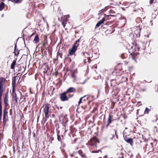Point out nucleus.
<instances>
[{"label":"nucleus","mask_w":158,"mask_h":158,"mask_svg":"<svg viewBox=\"0 0 158 158\" xmlns=\"http://www.w3.org/2000/svg\"><path fill=\"white\" fill-rule=\"evenodd\" d=\"M81 108L83 109H85V108H86V106H81Z\"/></svg>","instance_id":"nucleus-39"},{"label":"nucleus","mask_w":158,"mask_h":158,"mask_svg":"<svg viewBox=\"0 0 158 158\" xmlns=\"http://www.w3.org/2000/svg\"><path fill=\"white\" fill-rule=\"evenodd\" d=\"M16 60H14L13 61L12 63L11 64L10 68L12 69H13L15 68V66L16 64Z\"/></svg>","instance_id":"nucleus-16"},{"label":"nucleus","mask_w":158,"mask_h":158,"mask_svg":"<svg viewBox=\"0 0 158 158\" xmlns=\"http://www.w3.org/2000/svg\"><path fill=\"white\" fill-rule=\"evenodd\" d=\"M49 108L48 104H46L44 108V112L45 114V117H47V115H49L48 112Z\"/></svg>","instance_id":"nucleus-5"},{"label":"nucleus","mask_w":158,"mask_h":158,"mask_svg":"<svg viewBox=\"0 0 158 158\" xmlns=\"http://www.w3.org/2000/svg\"><path fill=\"white\" fill-rule=\"evenodd\" d=\"M34 33H32V34L31 35V36H32L34 35Z\"/></svg>","instance_id":"nucleus-50"},{"label":"nucleus","mask_w":158,"mask_h":158,"mask_svg":"<svg viewBox=\"0 0 158 158\" xmlns=\"http://www.w3.org/2000/svg\"><path fill=\"white\" fill-rule=\"evenodd\" d=\"M110 23V22H107L105 24V25L106 24V25H109V23Z\"/></svg>","instance_id":"nucleus-41"},{"label":"nucleus","mask_w":158,"mask_h":158,"mask_svg":"<svg viewBox=\"0 0 158 158\" xmlns=\"http://www.w3.org/2000/svg\"><path fill=\"white\" fill-rule=\"evenodd\" d=\"M114 137V135H113L112 137L110 138L111 140H112Z\"/></svg>","instance_id":"nucleus-44"},{"label":"nucleus","mask_w":158,"mask_h":158,"mask_svg":"<svg viewBox=\"0 0 158 158\" xmlns=\"http://www.w3.org/2000/svg\"><path fill=\"white\" fill-rule=\"evenodd\" d=\"M17 45L16 44H15V49L14 53L15 56H18L19 54V51L17 49Z\"/></svg>","instance_id":"nucleus-13"},{"label":"nucleus","mask_w":158,"mask_h":158,"mask_svg":"<svg viewBox=\"0 0 158 158\" xmlns=\"http://www.w3.org/2000/svg\"><path fill=\"white\" fill-rule=\"evenodd\" d=\"M17 79V77L14 76L12 78V89H15L16 85V81Z\"/></svg>","instance_id":"nucleus-10"},{"label":"nucleus","mask_w":158,"mask_h":158,"mask_svg":"<svg viewBox=\"0 0 158 158\" xmlns=\"http://www.w3.org/2000/svg\"><path fill=\"white\" fill-rule=\"evenodd\" d=\"M110 124V123H107V124L106 125V128H107V127L109 126Z\"/></svg>","instance_id":"nucleus-42"},{"label":"nucleus","mask_w":158,"mask_h":158,"mask_svg":"<svg viewBox=\"0 0 158 158\" xmlns=\"http://www.w3.org/2000/svg\"><path fill=\"white\" fill-rule=\"evenodd\" d=\"M105 19L104 18H103L100 21V22L102 23H103V22H104V21H105Z\"/></svg>","instance_id":"nucleus-33"},{"label":"nucleus","mask_w":158,"mask_h":158,"mask_svg":"<svg viewBox=\"0 0 158 158\" xmlns=\"http://www.w3.org/2000/svg\"><path fill=\"white\" fill-rule=\"evenodd\" d=\"M116 135V138L117 139H118V135Z\"/></svg>","instance_id":"nucleus-56"},{"label":"nucleus","mask_w":158,"mask_h":158,"mask_svg":"<svg viewBox=\"0 0 158 158\" xmlns=\"http://www.w3.org/2000/svg\"><path fill=\"white\" fill-rule=\"evenodd\" d=\"M102 10H103V9H102V10H100V13H102Z\"/></svg>","instance_id":"nucleus-52"},{"label":"nucleus","mask_w":158,"mask_h":158,"mask_svg":"<svg viewBox=\"0 0 158 158\" xmlns=\"http://www.w3.org/2000/svg\"><path fill=\"white\" fill-rule=\"evenodd\" d=\"M2 101H0V122L2 119Z\"/></svg>","instance_id":"nucleus-12"},{"label":"nucleus","mask_w":158,"mask_h":158,"mask_svg":"<svg viewBox=\"0 0 158 158\" xmlns=\"http://www.w3.org/2000/svg\"><path fill=\"white\" fill-rule=\"evenodd\" d=\"M24 35H25L23 34V36H24Z\"/></svg>","instance_id":"nucleus-62"},{"label":"nucleus","mask_w":158,"mask_h":158,"mask_svg":"<svg viewBox=\"0 0 158 158\" xmlns=\"http://www.w3.org/2000/svg\"><path fill=\"white\" fill-rule=\"evenodd\" d=\"M102 24L100 21H99L96 24L95 28L99 27Z\"/></svg>","instance_id":"nucleus-29"},{"label":"nucleus","mask_w":158,"mask_h":158,"mask_svg":"<svg viewBox=\"0 0 158 158\" xmlns=\"http://www.w3.org/2000/svg\"><path fill=\"white\" fill-rule=\"evenodd\" d=\"M115 81V80L114 79H111L110 80V82H112V81Z\"/></svg>","instance_id":"nucleus-46"},{"label":"nucleus","mask_w":158,"mask_h":158,"mask_svg":"<svg viewBox=\"0 0 158 158\" xmlns=\"http://www.w3.org/2000/svg\"><path fill=\"white\" fill-rule=\"evenodd\" d=\"M70 156L71 157H73V156L74 155L73 154H71Z\"/></svg>","instance_id":"nucleus-45"},{"label":"nucleus","mask_w":158,"mask_h":158,"mask_svg":"<svg viewBox=\"0 0 158 158\" xmlns=\"http://www.w3.org/2000/svg\"><path fill=\"white\" fill-rule=\"evenodd\" d=\"M67 95L68 98V99H69V98H72L73 96V94H71L69 93L67 94Z\"/></svg>","instance_id":"nucleus-26"},{"label":"nucleus","mask_w":158,"mask_h":158,"mask_svg":"<svg viewBox=\"0 0 158 158\" xmlns=\"http://www.w3.org/2000/svg\"><path fill=\"white\" fill-rule=\"evenodd\" d=\"M78 152L79 155L82 157H85V155L84 153H83L82 151L81 150L78 151Z\"/></svg>","instance_id":"nucleus-17"},{"label":"nucleus","mask_w":158,"mask_h":158,"mask_svg":"<svg viewBox=\"0 0 158 158\" xmlns=\"http://www.w3.org/2000/svg\"><path fill=\"white\" fill-rule=\"evenodd\" d=\"M102 10H103V9H102V10H100V13H102Z\"/></svg>","instance_id":"nucleus-54"},{"label":"nucleus","mask_w":158,"mask_h":158,"mask_svg":"<svg viewBox=\"0 0 158 158\" xmlns=\"http://www.w3.org/2000/svg\"><path fill=\"white\" fill-rule=\"evenodd\" d=\"M111 86H112V83H111Z\"/></svg>","instance_id":"nucleus-59"},{"label":"nucleus","mask_w":158,"mask_h":158,"mask_svg":"<svg viewBox=\"0 0 158 158\" xmlns=\"http://www.w3.org/2000/svg\"><path fill=\"white\" fill-rule=\"evenodd\" d=\"M92 152L93 153H97L98 152V151H92Z\"/></svg>","instance_id":"nucleus-40"},{"label":"nucleus","mask_w":158,"mask_h":158,"mask_svg":"<svg viewBox=\"0 0 158 158\" xmlns=\"http://www.w3.org/2000/svg\"><path fill=\"white\" fill-rule=\"evenodd\" d=\"M139 48L136 46L135 45H132L131 46V48H130L129 50V52H131L130 54L131 55H132V53L135 52V51H138Z\"/></svg>","instance_id":"nucleus-3"},{"label":"nucleus","mask_w":158,"mask_h":158,"mask_svg":"<svg viewBox=\"0 0 158 158\" xmlns=\"http://www.w3.org/2000/svg\"><path fill=\"white\" fill-rule=\"evenodd\" d=\"M141 103V102H137V104L138 105L139 104V103Z\"/></svg>","instance_id":"nucleus-51"},{"label":"nucleus","mask_w":158,"mask_h":158,"mask_svg":"<svg viewBox=\"0 0 158 158\" xmlns=\"http://www.w3.org/2000/svg\"><path fill=\"white\" fill-rule=\"evenodd\" d=\"M45 44L44 43L43 44V45H44Z\"/></svg>","instance_id":"nucleus-64"},{"label":"nucleus","mask_w":158,"mask_h":158,"mask_svg":"<svg viewBox=\"0 0 158 158\" xmlns=\"http://www.w3.org/2000/svg\"><path fill=\"white\" fill-rule=\"evenodd\" d=\"M12 97L13 100L14 101H15V103L17 104L18 103V101H17V94L15 92V89H12Z\"/></svg>","instance_id":"nucleus-4"},{"label":"nucleus","mask_w":158,"mask_h":158,"mask_svg":"<svg viewBox=\"0 0 158 158\" xmlns=\"http://www.w3.org/2000/svg\"><path fill=\"white\" fill-rule=\"evenodd\" d=\"M7 116L3 115V121L4 124H5L7 120Z\"/></svg>","instance_id":"nucleus-24"},{"label":"nucleus","mask_w":158,"mask_h":158,"mask_svg":"<svg viewBox=\"0 0 158 158\" xmlns=\"http://www.w3.org/2000/svg\"><path fill=\"white\" fill-rule=\"evenodd\" d=\"M154 2V0H150V4Z\"/></svg>","instance_id":"nucleus-37"},{"label":"nucleus","mask_w":158,"mask_h":158,"mask_svg":"<svg viewBox=\"0 0 158 158\" xmlns=\"http://www.w3.org/2000/svg\"><path fill=\"white\" fill-rule=\"evenodd\" d=\"M59 132L58 131L57 132V139L60 142L61 140V137L59 135Z\"/></svg>","instance_id":"nucleus-20"},{"label":"nucleus","mask_w":158,"mask_h":158,"mask_svg":"<svg viewBox=\"0 0 158 158\" xmlns=\"http://www.w3.org/2000/svg\"><path fill=\"white\" fill-rule=\"evenodd\" d=\"M98 143H99V140L98 139H97V141H96Z\"/></svg>","instance_id":"nucleus-48"},{"label":"nucleus","mask_w":158,"mask_h":158,"mask_svg":"<svg viewBox=\"0 0 158 158\" xmlns=\"http://www.w3.org/2000/svg\"><path fill=\"white\" fill-rule=\"evenodd\" d=\"M8 111L6 108H5L4 110L3 115L7 116Z\"/></svg>","instance_id":"nucleus-22"},{"label":"nucleus","mask_w":158,"mask_h":158,"mask_svg":"<svg viewBox=\"0 0 158 158\" xmlns=\"http://www.w3.org/2000/svg\"><path fill=\"white\" fill-rule=\"evenodd\" d=\"M86 96H85L81 98L80 99V100L78 102V103L79 104V105L81 103V102H82V99H83L84 98H85V97Z\"/></svg>","instance_id":"nucleus-25"},{"label":"nucleus","mask_w":158,"mask_h":158,"mask_svg":"<svg viewBox=\"0 0 158 158\" xmlns=\"http://www.w3.org/2000/svg\"><path fill=\"white\" fill-rule=\"evenodd\" d=\"M24 39H25V38H23V40H24Z\"/></svg>","instance_id":"nucleus-60"},{"label":"nucleus","mask_w":158,"mask_h":158,"mask_svg":"<svg viewBox=\"0 0 158 158\" xmlns=\"http://www.w3.org/2000/svg\"><path fill=\"white\" fill-rule=\"evenodd\" d=\"M71 76L74 79H76V76L74 73H72L71 75Z\"/></svg>","instance_id":"nucleus-31"},{"label":"nucleus","mask_w":158,"mask_h":158,"mask_svg":"<svg viewBox=\"0 0 158 158\" xmlns=\"http://www.w3.org/2000/svg\"><path fill=\"white\" fill-rule=\"evenodd\" d=\"M66 24V23L64 22H62V24L64 28L65 27Z\"/></svg>","instance_id":"nucleus-32"},{"label":"nucleus","mask_w":158,"mask_h":158,"mask_svg":"<svg viewBox=\"0 0 158 158\" xmlns=\"http://www.w3.org/2000/svg\"><path fill=\"white\" fill-rule=\"evenodd\" d=\"M121 56L122 59H124L126 58L127 57V55L126 53H123L121 54Z\"/></svg>","instance_id":"nucleus-23"},{"label":"nucleus","mask_w":158,"mask_h":158,"mask_svg":"<svg viewBox=\"0 0 158 158\" xmlns=\"http://www.w3.org/2000/svg\"><path fill=\"white\" fill-rule=\"evenodd\" d=\"M3 84L0 82V101H2V96L3 90Z\"/></svg>","instance_id":"nucleus-7"},{"label":"nucleus","mask_w":158,"mask_h":158,"mask_svg":"<svg viewBox=\"0 0 158 158\" xmlns=\"http://www.w3.org/2000/svg\"><path fill=\"white\" fill-rule=\"evenodd\" d=\"M8 92H7L6 94H5V97L4 98V103L6 107L7 106L8 102Z\"/></svg>","instance_id":"nucleus-9"},{"label":"nucleus","mask_w":158,"mask_h":158,"mask_svg":"<svg viewBox=\"0 0 158 158\" xmlns=\"http://www.w3.org/2000/svg\"><path fill=\"white\" fill-rule=\"evenodd\" d=\"M114 131H115V135H117V131L116 130H114Z\"/></svg>","instance_id":"nucleus-43"},{"label":"nucleus","mask_w":158,"mask_h":158,"mask_svg":"<svg viewBox=\"0 0 158 158\" xmlns=\"http://www.w3.org/2000/svg\"><path fill=\"white\" fill-rule=\"evenodd\" d=\"M81 37V36L79 39L75 41L72 48L69 49V55H72L75 53L77 47L80 44L79 43Z\"/></svg>","instance_id":"nucleus-1"},{"label":"nucleus","mask_w":158,"mask_h":158,"mask_svg":"<svg viewBox=\"0 0 158 158\" xmlns=\"http://www.w3.org/2000/svg\"><path fill=\"white\" fill-rule=\"evenodd\" d=\"M88 98H86V99H87H87H88Z\"/></svg>","instance_id":"nucleus-63"},{"label":"nucleus","mask_w":158,"mask_h":158,"mask_svg":"<svg viewBox=\"0 0 158 158\" xmlns=\"http://www.w3.org/2000/svg\"><path fill=\"white\" fill-rule=\"evenodd\" d=\"M85 100H86L84 98V99H83V101H85Z\"/></svg>","instance_id":"nucleus-57"},{"label":"nucleus","mask_w":158,"mask_h":158,"mask_svg":"<svg viewBox=\"0 0 158 158\" xmlns=\"http://www.w3.org/2000/svg\"><path fill=\"white\" fill-rule=\"evenodd\" d=\"M49 115H47V117L45 116V118H44V124L45 123V122L47 121V119L48 118H49Z\"/></svg>","instance_id":"nucleus-30"},{"label":"nucleus","mask_w":158,"mask_h":158,"mask_svg":"<svg viewBox=\"0 0 158 158\" xmlns=\"http://www.w3.org/2000/svg\"><path fill=\"white\" fill-rule=\"evenodd\" d=\"M76 91V89L74 88L71 87L68 88L65 92L68 94L70 93L75 92Z\"/></svg>","instance_id":"nucleus-8"},{"label":"nucleus","mask_w":158,"mask_h":158,"mask_svg":"<svg viewBox=\"0 0 158 158\" xmlns=\"http://www.w3.org/2000/svg\"><path fill=\"white\" fill-rule=\"evenodd\" d=\"M88 79H86L82 83H80V84H81L82 85L84 84L85 83V82L87 81V80Z\"/></svg>","instance_id":"nucleus-36"},{"label":"nucleus","mask_w":158,"mask_h":158,"mask_svg":"<svg viewBox=\"0 0 158 158\" xmlns=\"http://www.w3.org/2000/svg\"><path fill=\"white\" fill-rule=\"evenodd\" d=\"M39 36L37 34L34 39L33 42L35 43H36L39 41Z\"/></svg>","instance_id":"nucleus-14"},{"label":"nucleus","mask_w":158,"mask_h":158,"mask_svg":"<svg viewBox=\"0 0 158 158\" xmlns=\"http://www.w3.org/2000/svg\"><path fill=\"white\" fill-rule=\"evenodd\" d=\"M102 10H103V9H102V10H100V13H102Z\"/></svg>","instance_id":"nucleus-55"},{"label":"nucleus","mask_w":158,"mask_h":158,"mask_svg":"<svg viewBox=\"0 0 158 158\" xmlns=\"http://www.w3.org/2000/svg\"><path fill=\"white\" fill-rule=\"evenodd\" d=\"M82 53L83 54V55H84V56H85V53H84V52H82Z\"/></svg>","instance_id":"nucleus-58"},{"label":"nucleus","mask_w":158,"mask_h":158,"mask_svg":"<svg viewBox=\"0 0 158 158\" xmlns=\"http://www.w3.org/2000/svg\"><path fill=\"white\" fill-rule=\"evenodd\" d=\"M5 81V79L3 77H2L0 78V82L3 83V82Z\"/></svg>","instance_id":"nucleus-27"},{"label":"nucleus","mask_w":158,"mask_h":158,"mask_svg":"<svg viewBox=\"0 0 158 158\" xmlns=\"http://www.w3.org/2000/svg\"><path fill=\"white\" fill-rule=\"evenodd\" d=\"M141 31V29L139 28H138L137 30H136L135 31V34H136V35L138 36H139V37H140V33Z\"/></svg>","instance_id":"nucleus-15"},{"label":"nucleus","mask_w":158,"mask_h":158,"mask_svg":"<svg viewBox=\"0 0 158 158\" xmlns=\"http://www.w3.org/2000/svg\"><path fill=\"white\" fill-rule=\"evenodd\" d=\"M60 109H62V107H60Z\"/></svg>","instance_id":"nucleus-61"},{"label":"nucleus","mask_w":158,"mask_h":158,"mask_svg":"<svg viewBox=\"0 0 158 158\" xmlns=\"http://www.w3.org/2000/svg\"><path fill=\"white\" fill-rule=\"evenodd\" d=\"M5 6V3L3 2H2L0 4V11H1L3 9Z\"/></svg>","instance_id":"nucleus-18"},{"label":"nucleus","mask_w":158,"mask_h":158,"mask_svg":"<svg viewBox=\"0 0 158 158\" xmlns=\"http://www.w3.org/2000/svg\"><path fill=\"white\" fill-rule=\"evenodd\" d=\"M105 19L104 18H103L100 21V22L102 23H103V22H104V21H105Z\"/></svg>","instance_id":"nucleus-34"},{"label":"nucleus","mask_w":158,"mask_h":158,"mask_svg":"<svg viewBox=\"0 0 158 158\" xmlns=\"http://www.w3.org/2000/svg\"><path fill=\"white\" fill-rule=\"evenodd\" d=\"M107 157V155H106L103 158H106Z\"/></svg>","instance_id":"nucleus-49"},{"label":"nucleus","mask_w":158,"mask_h":158,"mask_svg":"<svg viewBox=\"0 0 158 158\" xmlns=\"http://www.w3.org/2000/svg\"><path fill=\"white\" fill-rule=\"evenodd\" d=\"M98 152L99 151V152H100L101 153H102V151H101L100 149H99V150H98Z\"/></svg>","instance_id":"nucleus-47"},{"label":"nucleus","mask_w":158,"mask_h":158,"mask_svg":"<svg viewBox=\"0 0 158 158\" xmlns=\"http://www.w3.org/2000/svg\"><path fill=\"white\" fill-rule=\"evenodd\" d=\"M102 10H103V9H102V10H100V13H102Z\"/></svg>","instance_id":"nucleus-53"},{"label":"nucleus","mask_w":158,"mask_h":158,"mask_svg":"<svg viewBox=\"0 0 158 158\" xmlns=\"http://www.w3.org/2000/svg\"><path fill=\"white\" fill-rule=\"evenodd\" d=\"M112 118L111 117V115H110V114H109V117H108V123H110V124L112 122Z\"/></svg>","instance_id":"nucleus-19"},{"label":"nucleus","mask_w":158,"mask_h":158,"mask_svg":"<svg viewBox=\"0 0 158 158\" xmlns=\"http://www.w3.org/2000/svg\"><path fill=\"white\" fill-rule=\"evenodd\" d=\"M23 0H13V2L16 3H21Z\"/></svg>","instance_id":"nucleus-21"},{"label":"nucleus","mask_w":158,"mask_h":158,"mask_svg":"<svg viewBox=\"0 0 158 158\" xmlns=\"http://www.w3.org/2000/svg\"><path fill=\"white\" fill-rule=\"evenodd\" d=\"M124 140L127 143L130 144L131 146L133 144V140L131 138H127L126 136H124Z\"/></svg>","instance_id":"nucleus-6"},{"label":"nucleus","mask_w":158,"mask_h":158,"mask_svg":"<svg viewBox=\"0 0 158 158\" xmlns=\"http://www.w3.org/2000/svg\"><path fill=\"white\" fill-rule=\"evenodd\" d=\"M149 109L147 107H146L144 111V113L148 114L149 113Z\"/></svg>","instance_id":"nucleus-28"},{"label":"nucleus","mask_w":158,"mask_h":158,"mask_svg":"<svg viewBox=\"0 0 158 158\" xmlns=\"http://www.w3.org/2000/svg\"><path fill=\"white\" fill-rule=\"evenodd\" d=\"M67 94L65 92L60 94V98L62 101L64 102L68 100Z\"/></svg>","instance_id":"nucleus-2"},{"label":"nucleus","mask_w":158,"mask_h":158,"mask_svg":"<svg viewBox=\"0 0 158 158\" xmlns=\"http://www.w3.org/2000/svg\"><path fill=\"white\" fill-rule=\"evenodd\" d=\"M151 149H152V146H150L148 144H146L145 146V150L146 152H150L151 151Z\"/></svg>","instance_id":"nucleus-11"},{"label":"nucleus","mask_w":158,"mask_h":158,"mask_svg":"<svg viewBox=\"0 0 158 158\" xmlns=\"http://www.w3.org/2000/svg\"><path fill=\"white\" fill-rule=\"evenodd\" d=\"M48 65H46V68H45V70H46V72L48 70Z\"/></svg>","instance_id":"nucleus-35"},{"label":"nucleus","mask_w":158,"mask_h":158,"mask_svg":"<svg viewBox=\"0 0 158 158\" xmlns=\"http://www.w3.org/2000/svg\"><path fill=\"white\" fill-rule=\"evenodd\" d=\"M141 90L143 92H144L146 91V89H141Z\"/></svg>","instance_id":"nucleus-38"}]
</instances>
